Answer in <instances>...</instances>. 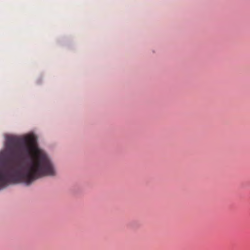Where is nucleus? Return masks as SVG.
<instances>
[{"label": "nucleus", "mask_w": 250, "mask_h": 250, "mask_svg": "<svg viewBox=\"0 0 250 250\" xmlns=\"http://www.w3.org/2000/svg\"><path fill=\"white\" fill-rule=\"evenodd\" d=\"M56 173L53 161L39 147L35 135L6 138L5 148L0 151V190L11 184L29 186L37 179Z\"/></svg>", "instance_id": "1"}]
</instances>
